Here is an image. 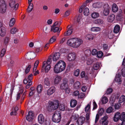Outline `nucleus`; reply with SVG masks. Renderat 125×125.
Instances as JSON below:
<instances>
[{"mask_svg":"<svg viewBox=\"0 0 125 125\" xmlns=\"http://www.w3.org/2000/svg\"><path fill=\"white\" fill-rule=\"evenodd\" d=\"M83 42L82 39L75 38L69 39L67 41V43L68 45L73 48H77L80 46Z\"/></svg>","mask_w":125,"mask_h":125,"instance_id":"f257e3e1","label":"nucleus"},{"mask_svg":"<svg viewBox=\"0 0 125 125\" xmlns=\"http://www.w3.org/2000/svg\"><path fill=\"white\" fill-rule=\"evenodd\" d=\"M66 66V64L65 62L63 60H60L55 65L53 71L55 73H59L64 70Z\"/></svg>","mask_w":125,"mask_h":125,"instance_id":"f03ea898","label":"nucleus"},{"mask_svg":"<svg viewBox=\"0 0 125 125\" xmlns=\"http://www.w3.org/2000/svg\"><path fill=\"white\" fill-rule=\"evenodd\" d=\"M52 61L51 57L50 56L49 57L47 62L44 61L42 66V72H43L45 70L46 73H47L50 70L51 68L50 64Z\"/></svg>","mask_w":125,"mask_h":125,"instance_id":"7ed1b4c3","label":"nucleus"},{"mask_svg":"<svg viewBox=\"0 0 125 125\" xmlns=\"http://www.w3.org/2000/svg\"><path fill=\"white\" fill-rule=\"evenodd\" d=\"M61 112L60 111H56L54 113L52 117V121L56 123H58L61 121Z\"/></svg>","mask_w":125,"mask_h":125,"instance_id":"20e7f679","label":"nucleus"},{"mask_svg":"<svg viewBox=\"0 0 125 125\" xmlns=\"http://www.w3.org/2000/svg\"><path fill=\"white\" fill-rule=\"evenodd\" d=\"M33 75L31 74L29 75L27 77H26L24 80L23 83L25 84H26L27 83L28 84L26 86V89L29 88L32 83V82L31 81V80L32 79Z\"/></svg>","mask_w":125,"mask_h":125,"instance_id":"39448f33","label":"nucleus"},{"mask_svg":"<svg viewBox=\"0 0 125 125\" xmlns=\"http://www.w3.org/2000/svg\"><path fill=\"white\" fill-rule=\"evenodd\" d=\"M6 6L4 0H0V13H4L5 12Z\"/></svg>","mask_w":125,"mask_h":125,"instance_id":"423d86ee","label":"nucleus"},{"mask_svg":"<svg viewBox=\"0 0 125 125\" xmlns=\"http://www.w3.org/2000/svg\"><path fill=\"white\" fill-rule=\"evenodd\" d=\"M59 105V101L56 100L54 102V103L51 102L50 103L49 106L51 109L55 110L57 109Z\"/></svg>","mask_w":125,"mask_h":125,"instance_id":"0eeeda50","label":"nucleus"},{"mask_svg":"<svg viewBox=\"0 0 125 125\" xmlns=\"http://www.w3.org/2000/svg\"><path fill=\"white\" fill-rule=\"evenodd\" d=\"M38 120L39 123L41 124H42L44 123V124L45 125H49L48 123L47 122L46 120H44V116L42 114H40L38 117Z\"/></svg>","mask_w":125,"mask_h":125,"instance_id":"6e6552de","label":"nucleus"},{"mask_svg":"<svg viewBox=\"0 0 125 125\" xmlns=\"http://www.w3.org/2000/svg\"><path fill=\"white\" fill-rule=\"evenodd\" d=\"M67 58L69 61H73L76 58V54L74 52L70 53L67 55Z\"/></svg>","mask_w":125,"mask_h":125,"instance_id":"1a4fd4ad","label":"nucleus"},{"mask_svg":"<svg viewBox=\"0 0 125 125\" xmlns=\"http://www.w3.org/2000/svg\"><path fill=\"white\" fill-rule=\"evenodd\" d=\"M34 115L33 112L31 111H30L29 112L28 114L26 116V119L29 122L31 121L33 119Z\"/></svg>","mask_w":125,"mask_h":125,"instance_id":"9d476101","label":"nucleus"},{"mask_svg":"<svg viewBox=\"0 0 125 125\" xmlns=\"http://www.w3.org/2000/svg\"><path fill=\"white\" fill-rule=\"evenodd\" d=\"M67 28L68 29L67 31L64 34L65 36H67L70 35L72 33L73 31V29L72 28V25H68L67 26Z\"/></svg>","mask_w":125,"mask_h":125,"instance_id":"9b49d317","label":"nucleus"},{"mask_svg":"<svg viewBox=\"0 0 125 125\" xmlns=\"http://www.w3.org/2000/svg\"><path fill=\"white\" fill-rule=\"evenodd\" d=\"M62 79V77L58 75H56L54 78L53 83L54 85L59 84Z\"/></svg>","mask_w":125,"mask_h":125,"instance_id":"f8f14e48","label":"nucleus"},{"mask_svg":"<svg viewBox=\"0 0 125 125\" xmlns=\"http://www.w3.org/2000/svg\"><path fill=\"white\" fill-rule=\"evenodd\" d=\"M104 112V109L103 108H101L99 110L98 113L96 114L95 119V123H96L98 120V119L100 116H101L103 114Z\"/></svg>","mask_w":125,"mask_h":125,"instance_id":"ddd939ff","label":"nucleus"},{"mask_svg":"<svg viewBox=\"0 0 125 125\" xmlns=\"http://www.w3.org/2000/svg\"><path fill=\"white\" fill-rule=\"evenodd\" d=\"M9 6L11 8L14 7V10H16L18 7L19 5L18 4H15L14 0H11L10 1Z\"/></svg>","mask_w":125,"mask_h":125,"instance_id":"4468645a","label":"nucleus"},{"mask_svg":"<svg viewBox=\"0 0 125 125\" xmlns=\"http://www.w3.org/2000/svg\"><path fill=\"white\" fill-rule=\"evenodd\" d=\"M104 9L103 11V13L104 15H107L109 12L110 7L109 5L107 4L105 5L104 7Z\"/></svg>","mask_w":125,"mask_h":125,"instance_id":"2eb2a0df","label":"nucleus"},{"mask_svg":"<svg viewBox=\"0 0 125 125\" xmlns=\"http://www.w3.org/2000/svg\"><path fill=\"white\" fill-rule=\"evenodd\" d=\"M39 64V61H36L34 63V67L33 69V73L35 75H36L39 73V72L38 70L36 71L37 67Z\"/></svg>","mask_w":125,"mask_h":125,"instance_id":"dca6fc26","label":"nucleus"},{"mask_svg":"<svg viewBox=\"0 0 125 125\" xmlns=\"http://www.w3.org/2000/svg\"><path fill=\"white\" fill-rule=\"evenodd\" d=\"M115 81L119 84H121L122 83L121 77V75L117 72L115 79Z\"/></svg>","mask_w":125,"mask_h":125,"instance_id":"f3484780","label":"nucleus"},{"mask_svg":"<svg viewBox=\"0 0 125 125\" xmlns=\"http://www.w3.org/2000/svg\"><path fill=\"white\" fill-rule=\"evenodd\" d=\"M85 55L82 57L81 58V59L83 61H84L87 58V56H90L91 53V51L90 50L87 49L85 51Z\"/></svg>","mask_w":125,"mask_h":125,"instance_id":"a211bd4d","label":"nucleus"},{"mask_svg":"<svg viewBox=\"0 0 125 125\" xmlns=\"http://www.w3.org/2000/svg\"><path fill=\"white\" fill-rule=\"evenodd\" d=\"M95 35L94 34L91 33L87 34L85 36V39L87 40L91 41L94 39Z\"/></svg>","mask_w":125,"mask_h":125,"instance_id":"6ab92c4d","label":"nucleus"},{"mask_svg":"<svg viewBox=\"0 0 125 125\" xmlns=\"http://www.w3.org/2000/svg\"><path fill=\"white\" fill-rule=\"evenodd\" d=\"M6 33V28L4 26L0 28V36L1 37H4Z\"/></svg>","mask_w":125,"mask_h":125,"instance_id":"aec40b11","label":"nucleus"},{"mask_svg":"<svg viewBox=\"0 0 125 125\" xmlns=\"http://www.w3.org/2000/svg\"><path fill=\"white\" fill-rule=\"evenodd\" d=\"M100 66V64L98 62H97L94 64L93 65V68L92 69V72L91 73H92L94 72V70H97L99 69Z\"/></svg>","mask_w":125,"mask_h":125,"instance_id":"412c9836","label":"nucleus"},{"mask_svg":"<svg viewBox=\"0 0 125 125\" xmlns=\"http://www.w3.org/2000/svg\"><path fill=\"white\" fill-rule=\"evenodd\" d=\"M103 6V4L102 3L96 2L93 4L92 6L95 8H100Z\"/></svg>","mask_w":125,"mask_h":125,"instance_id":"4be33fe9","label":"nucleus"},{"mask_svg":"<svg viewBox=\"0 0 125 125\" xmlns=\"http://www.w3.org/2000/svg\"><path fill=\"white\" fill-rule=\"evenodd\" d=\"M55 89L54 87L52 86L50 87L47 91V94L50 95L52 94L55 91Z\"/></svg>","mask_w":125,"mask_h":125,"instance_id":"5701e85b","label":"nucleus"},{"mask_svg":"<svg viewBox=\"0 0 125 125\" xmlns=\"http://www.w3.org/2000/svg\"><path fill=\"white\" fill-rule=\"evenodd\" d=\"M120 113L119 112H117L115 115L114 118V121L117 122L120 119Z\"/></svg>","mask_w":125,"mask_h":125,"instance_id":"b1692460","label":"nucleus"},{"mask_svg":"<svg viewBox=\"0 0 125 125\" xmlns=\"http://www.w3.org/2000/svg\"><path fill=\"white\" fill-rule=\"evenodd\" d=\"M60 53L59 52H56L54 53L52 57L53 61H56L58 60L60 57Z\"/></svg>","mask_w":125,"mask_h":125,"instance_id":"393cba45","label":"nucleus"},{"mask_svg":"<svg viewBox=\"0 0 125 125\" xmlns=\"http://www.w3.org/2000/svg\"><path fill=\"white\" fill-rule=\"evenodd\" d=\"M51 31L54 32H58L57 35H59L61 30H59V28L58 27L52 26L51 27Z\"/></svg>","mask_w":125,"mask_h":125,"instance_id":"a878e982","label":"nucleus"},{"mask_svg":"<svg viewBox=\"0 0 125 125\" xmlns=\"http://www.w3.org/2000/svg\"><path fill=\"white\" fill-rule=\"evenodd\" d=\"M108 118V116H105L102 118V125H107L108 124V121L107 120Z\"/></svg>","mask_w":125,"mask_h":125,"instance_id":"bb28decb","label":"nucleus"},{"mask_svg":"<svg viewBox=\"0 0 125 125\" xmlns=\"http://www.w3.org/2000/svg\"><path fill=\"white\" fill-rule=\"evenodd\" d=\"M85 120V118L83 116L79 117L77 121V122L79 125H82L83 123Z\"/></svg>","mask_w":125,"mask_h":125,"instance_id":"cd10ccee","label":"nucleus"},{"mask_svg":"<svg viewBox=\"0 0 125 125\" xmlns=\"http://www.w3.org/2000/svg\"><path fill=\"white\" fill-rule=\"evenodd\" d=\"M115 15L113 14H112L108 16L107 18L108 21L109 22H112L115 19Z\"/></svg>","mask_w":125,"mask_h":125,"instance_id":"c85d7f7f","label":"nucleus"},{"mask_svg":"<svg viewBox=\"0 0 125 125\" xmlns=\"http://www.w3.org/2000/svg\"><path fill=\"white\" fill-rule=\"evenodd\" d=\"M99 13L97 12H94L92 13L91 16L93 19H96L99 17Z\"/></svg>","mask_w":125,"mask_h":125,"instance_id":"c756f323","label":"nucleus"},{"mask_svg":"<svg viewBox=\"0 0 125 125\" xmlns=\"http://www.w3.org/2000/svg\"><path fill=\"white\" fill-rule=\"evenodd\" d=\"M44 85L48 87H49L51 84L50 80L48 78H45L44 79Z\"/></svg>","mask_w":125,"mask_h":125,"instance_id":"7c9ffc66","label":"nucleus"},{"mask_svg":"<svg viewBox=\"0 0 125 125\" xmlns=\"http://www.w3.org/2000/svg\"><path fill=\"white\" fill-rule=\"evenodd\" d=\"M74 88L76 89H78L81 87V84L80 82L79 81H77L74 84Z\"/></svg>","mask_w":125,"mask_h":125,"instance_id":"2f4dec72","label":"nucleus"},{"mask_svg":"<svg viewBox=\"0 0 125 125\" xmlns=\"http://www.w3.org/2000/svg\"><path fill=\"white\" fill-rule=\"evenodd\" d=\"M118 8L117 5L115 3L113 4L112 7V11L115 12H116L118 11Z\"/></svg>","mask_w":125,"mask_h":125,"instance_id":"473e14b6","label":"nucleus"},{"mask_svg":"<svg viewBox=\"0 0 125 125\" xmlns=\"http://www.w3.org/2000/svg\"><path fill=\"white\" fill-rule=\"evenodd\" d=\"M115 97V95H112L111 96L110 99V103L112 106L113 105V104L114 102Z\"/></svg>","mask_w":125,"mask_h":125,"instance_id":"72a5a7b5","label":"nucleus"},{"mask_svg":"<svg viewBox=\"0 0 125 125\" xmlns=\"http://www.w3.org/2000/svg\"><path fill=\"white\" fill-rule=\"evenodd\" d=\"M77 101L74 100H71L70 103L71 106L72 107H75L77 104Z\"/></svg>","mask_w":125,"mask_h":125,"instance_id":"f704fd0d","label":"nucleus"},{"mask_svg":"<svg viewBox=\"0 0 125 125\" xmlns=\"http://www.w3.org/2000/svg\"><path fill=\"white\" fill-rule=\"evenodd\" d=\"M120 30V27L119 25H116L114 27V31L115 33H118Z\"/></svg>","mask_w":125,"mask_h":125,"instance_id":"c9c22d12","label":"nucleus"},{"mask_svg":"<svg viewBox=\"0 0 125 125\" xmlns=\"http://www.w3.org/2000/svg\"><path fill=\"white\" fill-rule=\"evenodd\" d=\"M91 30L92 31L98 32L100 31L101 28L99 27H93L91 28Z\"/></svg>","mask_w":125,"mask_h":125,"instance_id":"e433bc0d","label":"nucleus"},{"mask_svg":"<svg viewBox=\"0 0 125 125\" xmlns=\"http://www.w3.org/2000/svg\"><path fill=\"white\" fill-rule=\"evenodd\" d=\"M89 13V8L87 7L84 8L83 10V14L85 16H88Z\"/></svg>","mask_w":125,"mask_h":125,"instance_id":"4c0bfd02","label":"nucleus"},{"mask_svg":"<svg viewBox=\"0 0 125 125\" xmlns=\"http://www.w3.org/2000/svg\"><path fill=\"white\" fill-rule=\"evenodd\" d=\"M15 21V19L14 18H12L10 20L9 23V25L10 27H12L14 25Z\"/></svg>","mask_w":125,"mask_h":125,"instance_id":"58836bf2","label":"nucleus"},{"mask_svg":"<svg viewBox=\"0 0 125 125\" xmlns=\"http://www.w3.org/2000/svg\"><path fill=\"white\" fill-rule=\"evenodd\" d=\"M42 89V86L41 84L38 85L37 87V90L38 93H40L41 92Z\"/></svg>","mask_w":125,"mask_h":125,"instance_id":"ea45409f","label":"nucleus"},{"mask_svg":"<svg viewBox=\"0 0 125 125\" xmlns=\"http://www.w3.org/2000/svg\"><path fill=\"white\" fill-rule=\"evenodd\" d=\"M101 100L103 104H105L107 102L108 99L106 97L103 96L101 98Z\"/></svg>","mask_w":125,"mask_h":125,"instance_id":"a19ab883","label":"nucleus"},{"mask_svg":"<svg viewBox=\"0 0 125 125\" xmlns=\"http://www.w3.org/2000/svg\"><path fill=\"white\" fill-rule=\"evenodd\" d=\"M119 103H121L123 102H125V96L122 95L119 98Z\"/></svg>","mask_w":125,"mask_h":125,"instance_id":"79ce46f5","label":"nucleus"},{"mask_svg":"<svg viewBox=\"0 0 125 125\" xmlns=\"http://www.w3.org/2000/svg\"><path fill=\"white\" fill-rule=\"evenodd\" d=\"M93 59L91 58H88L86 60V63L87 65H91L93 62Z\"/></svg>","mask_w":125,"mask_h":125,"instance_id":"37998d69","label":"nucleus"},{"mask_svg":"<svg viewBox=\"0 0 125 125\" xmlns=\"http://www.w3.org/2000/svg\"><path fill=\"white\" fill-rule=\"evenodd\" d=\"M17 29L15 28L14 27L12 28L10 31V33L12 34H15L17 31Z\"/></svg>","mask_w":125,"mask_h":125,"instance_id":"c03bdc74","label":"nucleus"},{"mask_svg":"<svg viewBox=\"0 0 125 125\" xmlns=\"http://www.w3.org/2000/svg\"><path fill=\"white\" fill-rule=\"evenodd\" d=\"M10 38L8 36L4 38V44L5 45H6L8 43L10 40Z\"/></svg>","mask_w":125,"mask_h":125,"instance_id":"a18cd8bd","label":"nucleus"},{"mask_svg":"<svg viewBox=\"0 0 125 125\" xmlns=\"http://www.w3.org/2000/svg\"><path fill=\"white\" fill-rule=\"evenodd\" d=\"M68 86V84H64L62 83L60 87V89L61 90H64L66 88H67Z\"/></svg>","mask_w":125,"mask_h":125,"instance_id":"49530a36","label":"nucleus"},{"mask_svg":"<svg viewBox=\"0 0 125 125\" xmlns=\"http://www.w3.org/2000/svg\"><path fill=\"white\" fill-rule=\"evenodd\" d=\"M121 71L122 75L123 77L125 76V66H121Z\"/></svg>","mask_w":125,"mask_h":125,"instance_id":"de8ad7c7","label":"nucleus"},{"mask_svg":"<svg viewBox=\"0 0 125 125\" xmlns=\"http://www.w3.org/2000/svg\"><path fill=\"white\" fill-rule=\"evenodd\" d=\"M79 117V115L77 114H73L72 115L71 119L74 120L77 119Z\"/></svg>","mask_w":125,"mask_h":125,"instance_id":"09e8293b","label":"nucleus"},{"mask_svg":"<svg viewBox=\"0 0 125 125\" xmlns=\"http://www.w3.org/2000/svg\"><path fill=\"white\" fill-rule=\"evenodd\" d=\"M13 109L14 110L12 111L10 113V114L11 115H16V111L18 110V107L17 106L15 107V108H13Z\"/></svg>","mask_w":125,"mask_h":125,"instance_id":"8fccbe9b","label":"nucleus"},{"mask_svg":"<svg viewBox=\"0 0 125 125\" xmlns=\"http://www.w3.org/2000/svg\"><path fill=\"white\" fill-rule=\"evenodd\" d=\"M56 36H54L52 37L50 40V42L52 43L54 42L56 40Z\"/></svg>","mask_w":125,"mask_h":125,"instance_id":"3c124183","label":"nucleus"},{"mask_svg":"<svg viewBox=\"0 0 125 125\" xmlns=\"http://www.w3.org/2000/svg\"><path fill=\"white\" fill-rule=\"evenodd\" d=\"M103 21L101 19H97L95 21V23L96 24L101 25L103 24Z\"/></svg>","mask_w":125,"mask_h":125,"instance_id":"603ef678","label":"nucleus"},{"mask_svg":"<svg viewBox=\"0 0 125 125\" xmlns=\"http://www.w3.org/2000/svg\"><path fill=\"white\" fill-rule=\"evenodd\" d=\"M23 91L22 90L20 92H19L17 93L16 96V100H17L19 99L21 95L22 94V93Z\"/></svg>","mask_w":125,"mask_h":125,"instance_id":"864d4df0","label":"nucleus"},{"mask_svg":"<svg viewBox=\"0 0 125 125\" xmlns=\"http://www.w3.org/2000/svg\"><path fill=\"white\" fill-rule=\"evenodd\" d=\"M97 54L98 58H101L103 55V53L102 51H99L98 52Z\"/></svg>","mask_w":125,"mask_h":125,"instance_id":"5fc2aeb1","label":"nucleus"},{"mask_svg":"<svg viewBox=\"0 0 125 125\" xmlns=\"http://www.w3.org/2000/svg\"><path fill=\"white\" fill-rule=\"evenodd\" d=\"M80 73V70L79 69H77L74 71V74L75 76H77Z\"/></svg>","mask_w":125,"mask_h":125,"instance_id":"6e6d98bb","label":"nucleus"},{"mask_svg":"<svg viewBox=\"0 0 125 125\" xmlns=\"http://www.w3.org/2000/svg\"><path fill=\"white\" fill-rule=\"evenodd\" d=\"M78 97L79 98H84L85 97V94L83 93H79Z\"/></svg>","mask_w":125,"mask_h":125,"instance_id":"4d7b16f0","label":"nucleus"},{"mask_svg":"<svg viewBox=\"0 0 125 125\" xmlns=\"http://www.w3.org/2000/svg\"><path fill=\"white\" fill-rule=\"evenodd\" d=\"M0 52V57H3L5 55L6 52V49L5 48L3 49Z\"/></svg>","mask_w":125,"mask_h":125,"instance_id":"13d9d810","label":"nucleus"},{"mask_svg":"<svg viewBox=\"0 0 125 125\" xmlns=\"http://www.w3.org/2000/svg\"><path fill=\"white\" fill-rule=\"evenodd\" d=\"M113 110V109L111 107H108L106 110V112L108 113H110L112 112Z\"/></svg>","mask_w":125,"mask_h":125,"instance_id":"bf43d9fd","label":"nucleus"},{"mask_svg":"<svg viewBox=\"0 0 125 125\" xmlns=\"http://www.w3.org/2000/svg\"><path fill=\"white\" fill-rule=\"evenodd\" d=\"M90 103L88 104L85 108V111L86 112H87L89 110L90 108Z\"/></svg>","mask_w":125,"mask_h":125,"instance_id":"052dcab7","label":"nucleus"},{"mask_svg":"<svg viewBox=\"0 0 125 125\" xmlns=\"http://www.w3.org/2000/svg\"><path fill=\"white\" fill-rule=\"evenodd\" d=\"M108 37L109 39H112L114 37L113 33L112 32L109 33L108 34Z\"/></svg>","mask_w":125,"mask_h":125,"instance_id":"680f3d73","label":"nucleus"},{"mask_svg":"<svg viewBox=\"0 0 125 125\" xmlns=\"http://www.w3.org/2000/svg\"><path fill=\"white\" fill-rule=\"evenodd\" d=\"M120 120H123L124 118H125V113L123 112L122 113L121 115L120 114Z\"/></svg>","mask_w":125,"mask_h":125,"instance_id":"e2e57ef3","label":"nucleus"},{"mask_svg":"<svg viewBox=\"0 0 125 125\" xmlns=\"http://www.w3.org/2000/svg\"><path fill=\"white\" fill-rule=\"evenodd\" d=\"M121 106V104H115L114 105L115 108V109H119Z\"/></svg>","mask_w":125,"mask_h":125,"instance_id":"0e129e2a","label":"nucleus"},{"mask_svg":"<svg viewBox=\"0 0 125 125\" xmlns=\"http://www.w3.org/2000/svg\"><path fill=\"white\" fill-rule=\"evenodd\" d=\"M31 67V66L30 65H29L28 67H27L25 70V72L26 73H28L29 72Z\"/></svg>","mask_w":125,"mask_h":125,"instance_id":"69168bd1","label":"nucleus"},{"mask_svg":"<svg viewBox=\"0 0 125 125\" xmlns=\"http://www.w3.org/2000/svg\"><path fill=\"white\" fill-rule=\"evenodd\" d=\"M60 109L62 111H63L65 109V107L63 104H61L59 106Z\"/></svg>","mask_w":125,"mask_h":125,"instance_id":"338daca9","label":"nucleus"},{"mask_svg":"<svg viewBox=\"0 0 125 125\" xmlns=\"http://www.w3.org/2000/svg\"><path fill=\"white\" fill-rule=\"evenodd\" d=\"M97 52H98L96 49H94L92 51V54L93 55H95L96 54Z\"/></svg>","mask_w":125,"mask_h":125,"instance_id":"774afa93","label":"nucleus"}]
</instances>
